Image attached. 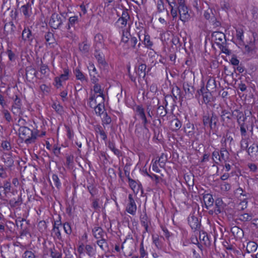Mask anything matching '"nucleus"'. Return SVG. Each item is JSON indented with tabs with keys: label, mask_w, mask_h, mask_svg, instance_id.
I'll return each mask as SVG.
<instances>
[{
	"label": "nucleus",
	"mask_w": 258,
	"mask_h": 258,
	"mask_svg": "<svg viewBox=\"0 0 258 258\" xmlns=\"http://www.w3.org/2000/svg\"><path fill=\"white\" fill-rule=\"evenodd\" d=\"M19 134L20 138L27 145L34 143L37 136L36 132L26 126H21L19 129Z\"/></svg>",
	"instance_id": "obj_1"
},
{
	"label": "nucleus",
	"mask_w": 258,
	"mask_h": 258,
	"mask_svg": "<svg viewBox=\"0 0 258 258\" xmlns=\"http://www.w3.org/2000/svg\"><path fill=\"white\" fill-rule=\"evenodd\" d=\"M218 120V116L214 112H212L211 114H205L203 116V125L211 130H215L217 127Z\"/></svg>",
	"instance_id": "obj_2"
},
{
	"label": "nucleus",
	"mask_w": 258,
	"mask_h": 258,
	"mask_svg": "<svg viewBox=\"0 0 258 258\" xmlns=\"http://www.w3.org/2000/svg\"><path fill=\"white\" fill-rule=\"evenodd\" d=\"M65 20L66 18L62 15L54 13L51 15L49 25L54 29H58Z\"/></svg>",
	"instance_id": "obj_3"
},
{
	"label": "nucleus",
	"mask_w": 258,
	"mask_h": 258,
	"mask_svg": "<svg viewBox=\"0 0 258 258\" xmlns=\"http://www.w3.org/2000/svg\"><path fill=\"white\" fill-rule=\"evenodd\" d=\"M234 112L231 113L226 109H222L220 114L221 121L224 126H229L233 122L232 117L234 116Z\"/></svg>",
	"instance_id": "obj_4"
},
{
	"label": "nucleus",
	"mask_w": 258,
	"mask_h": 258,
	"mask_svg": "<svg viewBox=\"0 0 258 258\" xmlns=\"http://www.w3.org/2000/svg\"><path fill=\"white\" fill-rule=\"evenodd\" d=\"M183 89L185 92V95L188 98L193 97V94L195 93V89L191 83L187 81H184L183 83Z\"/></svg>",
	"instance_id": "obj_5"
},
{
	"label": "nucleus",
	"mask_w": 258,
	"mask_h": 258,
	"mask_svg": "<svg viewBox=\"0 0 258 258\" xmlns=\"http://www.w3.org/2000/svg\"><path fill=\"white\" fill-rule=\"evenodd\" d=\"M16 27L12 21L6 23L4 26V30L6 35H9L12 38L15 36Z\"/></svg>",
	"instance_id": "obj_6"
},
{
	"label": "nucleus",
	"mask_w": 258,
	"mask_h": 258,
	"mask_svg": "<svg viewBox=\"0 0 258 258\" xmlns=\"http://www.w3.org/2000/svg\"><path fill=\"white\" fill-rule=\"evenodd\" d=\"M178 9L180 15V20L184 22L187 21L190 17L187 7L186 6H182L178 7Z\"/></svg>",
	"instance_id": "obj_7"
},
{
	"label": "nucleus",
	"mask_w": 258,
	"mask_h": 258,
	"mask_svg": "<svg viewBox=\"0 0 258 258\" xmlns=\"http://www.w3.org/2000/svg\"><path fill=\"white\" fill-rule=\"evenodd\" d=\"M128 200L129 203L127 206L126 210L128 213L134 215L137 210V206L133 198V196L131 194L128 195Z\"/></svg>",
	"instance_id": "obj_8"
},
{
	"label": "nucleus",
	"mask_w": 258,
	"mask_h": 258,
	"mask_svg": "<svg viewBox=\"0 0 258 258\" xmlns=\"http://www.w3.org/2000/svg\"><path fill=\"white\" fill-rule=\"evenodd\" d=\"M212 38L214 39L218 45L224 43V40H226L225 35L219 31L214 32L212 34Z\"/></svg>",
	"instance_id": "obj_9"
},
{
	"label": "nucleus",
	"mask_w": 258,
	"mask_h": 258,
	"mask_svg": "<svg viewBox=\"0 0 258 258\" xmlns=\"http://www.w3.org/2000/svg\"><path fill=\"white\" fill-rule=\"evenodd\" d=\"M197 93L199 95L203 96V100L206 104H208L211 101L212 99L211 92L209 91H206V89L204 87H202L201 89L198 90Z\"/></svg>",
	"instance_id": "obj_10"
},
{
	"label": "nucleus",
	"mask_w": 258,
	"mask_h": 258,
	"mask_svg": "<svg viewBox=\"0 0 258 258\" xmlns=\"http://www.w3.org/2000/svg\"><path fill=\"white\" fill-rule=\"evenodd\" d=\"M248 154L253 159H258V145L255 143L252 144L247 150Z\"/></svg>",
	"instance_id": "obj_11"
},
{
	"label": "nucleus",
	"mask_w": 258,
	"mask_h": 258,
	"mask_svg": "<svg viewBox=\"0 0 258 258\" xmlns=\"http://www.w3.org/2000/svg\"><path fill=\"white\" fill-rule=\"evenodd\" d=\"M188 222L192 229L198 230L200 229L201 224L197 217L192 215L188 217Z\"/></svg>",
	"instance_id": "obj_12"
},
{
	"label": "nucleus",
	"mask_w": 258,
	"mask_h": 258,
	"mask_svg": "<svg viewBox=\"0 0 258 258\" xmlns=\"http://www.w3.org/2000/svg\"><path fill=\"white\" fill-rule=\"evenodd\" d=\"M3 160L8 167H11L14 165V159L12 153H4Z\"/></svg>",
	"instance_id": "obj_13"
},
{
	"label": "nucleus",
	"mask_w": 258,
	"mask_h": 258,
	"mask_svg": "<svg viewBox=\"0 0 258 258\" xmlns=\"http://www.w3.org/2000/svg\"><path fill=\"white\" fill-rule=\"evenodd\" d=\"M22 39L25 41L32 42L33 39L31 31L28 28H25L22 33Z\"/></svg>",
	"instance_id": "obj_14"
},
{
	"label": "nucleus",
	"mask_w": 258,
	"mask_h": 258,
	"mask_svg": "<svg viewBox=\"0 0 258 258\" xmlns=\"http://www.w3.org/2000/svg\"><path fill=\"white\" fill-rule=\"evenodd\" d=\"M92 233L96 239H102L106 235L105 232L100 227H95L92 229Z\"/></svg>",
	"instance_id": "obj_15"
},
{
	"label": "nucleus",
	"mask_w": 258,
	"mask_h": 258,
	"mask_svg": "<svg viewBox=\"0 0 258 258\" xmlns=\"http://www.w3.org/2000/svg\"><path fill=\"white\" fill-rule=\"evenodd\" d=\"M130 18V17L127 11H123L121 17L118 19L117 22L121 25V27H124L126 26L127 22Z\"/></svg>",
	"instance_id": "obj_16"
},
{
	"label": "nucleus",
	"mask_w": 258,
	"mask_h": 258,
	"mask_svg": "<svg viewBox=\"0 0 258 258\" xmlns=\"http://www.w3.org/2000/svg\"><path fill=\"white\" fill-rule=\"evenodd\" d=\"M37 73V71L31 66L26 68V78L29 81L36 76Z\"/></svg>",
	"instance_id": "obj_17"
},
{
	"label": "nucleus",
	"mask_w": 258,
	"mask_h": 258,
	"mask_svg": "<svg viewBox=\"0 0 258 258\" xmlns=\"http://www.w3.org/2000/svg\"><path fill=\"white\" fill-rule=\"evenodd\" d=\"M79 20L77 16L71 17L69 19V22L67 26L68 30H71V28L74 29L78 25Z\"/></svg>",
	"instance_id": "obj_18"
},
{
	"label": "nucleus",
	"mask_w": 258,
	"mask_h": 258,
	"mask_svg": "<svg viewBox=\"0 0 258 258\" xmlns=\"http://www.w3.org/2000/svg\"><path fill=\"white\" fill-rule=\"evenodd\" d=\"M94 40L96 42L95 49L96 51H99L101 47H103V36L102 35L98 34H96L94 37Z\"/></svg>",
	"instance_id": "obj_19"
},
{
	"label": "nucleus",
	"mask_w": 258,
	"mask_h": 258,
	"mask_svg": "<svg viewBox=\"0 0 258 258\" xmlns=\"http://www.w3.org/2000/svg\"><path fill=\"white\" fill-rule=\"evenodd\" d=\"M9 203L12 208H15L20 206L22 204L21 195H18L17 198H14L11 199L9 201Z\"/></svg>",
	"instance_id": "obj_20"
},
{
	"label": "nucleus",
	"mask_w": 258,
	"mask_h": 258,
	"mask_svg": "<svg viewBox=\"0 0 258 258\" xmlns=\"http://www.w3.org/2000/svg\"><path fill=\"white\" fill-rule=\"evenodd\" d=\"M147 66L145 63H141L138 66V72L136 71V74L138 75L139 78L142 77L143 78H145L146 73Z\"/></svg>",
	"instance_id": "obj_21"
},
{
	"label": "nucleus",
	"mask_w": 258,
	"mask_h": 258,
	"mask_svg": "<svg viewBox=\"0 0 258 258\" xmlns=\"http://www.w3.org/2000/svg\"><path fill=\"white\" fill-rule=\"evenodd\" d=\"M20 11L26 17H29L31 12V5L29 3H27L21 7Z\"/></svg>",
	"instance_id": "obj_22"
},
{
	"label": "nucleus",
	"mask_w": 258,
	"mask_h": 258,
	"mask_svg": "<svg viewBox=\"0 0 258 258\" xmlns=\"http://www.w3.org/2000/svg\"><path fill=\"white\" fill-rule=\"evenodd\" d=\"M203 199L205 204L206 208L208 209L209 207L213 206L214 199L212 195L209 194H206L203 196Z\"/></svg>",
	"instance_id": "obj_23"
},
{
	"label": "nucleus",
	"mask_w": 258,
	"mask_h": 258,
	"mask_svg": "<svg viewBox=\"0 0 258 258\" xmlns=\"http://www.w3.org/2000/svg\"><path fill=\"white\" fill-rule=\"evenodd\" d=\"M233 235L237 238H240L243 236V231L237 226H234L231 228Z\"/></svg>",
	"instance_id": "obj_24"
},
{
	"label": "nucleus",
	"mask_w": 258,
	"mask_h": 258,
	"mask_svg": "<svg viewBox=\"0 0 258 258\" xmlns=\"http://www.w3.org/2000/svg\"><path fill=\"white\" fill-rule=\"evenodd\" d=\"M217 87L216 81L214 79H210L208 80L206 85V90L209 92H213Z\"/></svg>",
	"instance_id": "obj_25"
},
{
	"label": "nucleus",
	"mask_w": 258,
	"mask_h": 258,
	"mask_svg": "<svg viewBox=\"0 0 258 258\" xmlns=\"http://www.w3.org/2000/svg\"><path fill=\"white\" fill-rule=\"evenodd\" d=\"M44 38L46 42L49 45L53 44L56 43L54 34L50 32H47L44 35Z\"/></svg>",
	"instance_id": "obj_26"
},
{
	"label": "nucleus",
	"mask_w": 258,
	"mask_h": 258,
	"mask_svg": "<svg viewBox=\"0 0 258 258\" xmlns=\"http://www.w3.org/2000/svg\"><path fill=\"white\" fill-rule=\"evenodd\" d=\"M141 222L145 229L146 232L148 231V223L150 222V220L146 214L142 215L140 217Z\"/></svg>",
	"instance_id": "obj_27"
},
{
	"label": "nucleus",
	"mask_w": 258,
	"mask_h": 258,
	"mask_svg": "<svg viewBox=\"0 0 258 258\" xmlns=\"http://www.w3.org/2000/svg\"><path fill=\"white\" fill-rule=\"evenodd\" d=\"M172 94L173 97V99H177V97H178L179 99H182V97L181 95V90L179 87L177 86L173 87L172 89Z\"/></svg>",
	"instance_id": "obj_28"
},
{
	"label": "nucleus",
	"mask_w": 258,
	"mask_h": 258,
	"mask_svg": "<svg viewBox=\"0 0 258 258\" xmlns=\"http://www.w3.org/2000/svg\"><path fill=\"white\" fill-rule=\"evenodd\" d=\"M181 121L177 118H174L171 121V126L173 131H176L181 127Z\"/></svg>",
	"instance_id": "obj_29"
},
{
	"label": "nucleus",
	"mask_w": 258,
	"mask_h": 258,
	"mask_svg": "<svg viewBox=\"0 0 258 258\" xmlns=\"http://www.w3.org/2000/svg\"><path fill=\"white\" fill-rule=\"evenodd\" d=\"M257 245L253 241H249L246 247V250L248 253H250L253 251H255L257 249Z\"/></svg>",
	"instance_id": "obj_30"
},
{
	"label": "nucleus",
	"mask_w": 258,
	"mask_h": 258,
	"mask_svg": "<svg viewBox=\"0 0 258 258\" xmlns=\"http://www.w3.org/2000/svg\"><path fill=\"white\" fill-rule=\"evenodd\" d=\"M167 111L163 105H160L157 109L156 115L163 117L166 115Z\"/></svg>",
	"instance_id": "obj_31"
},
{
	"label": "nucleus",
	"mask_w": 258,
	"mask_h": 258,
	"mask_svg": "<svg viewBox=\"0 0 258 258\" xmlns=\"http://www.w3.org/2000/svg\"><path fill=\"white\" fill-rule=\"evenodd\" d=\"M223 202L222 200L218 199L215 201V207L214 208V213L216 214H218L222 212V205Z\"/></svg>",
	"instance_id": "obj_32"
},
{
	"label": "nucleus",
	"mask_w": 258,
	"mask_h": 258,
	"mask_svg": "<svg viewBox=\"0 0 258 258\" xmlns=\"http://www.w3.org/2000/svg\"><path fill=\"white\" fill-rule=\"evenodd\" d=\"M235 112L237 113V114H234V115L236 116L238 123L239 124L243 123L245 119H246V117L244 116L243 113L237 110H235Z\"/></svg>",
	"instance_id": "obj_33"
},
{
	"label": "nucleus",
	"mask_w": 258,
	"mask_h": 258,
	"mask_svg": "<svg viewBox=\"0 0 258 258\" xmlns=\"http://www.w3.org/2000/svg\"><path fill=\"white\" fill-rule=\"evenodd\" d=\"M239 220L242 222H249L252 220V214H249L248 213H244L243 214H241L239 216Z\"/></svg>",
	"instance_id": "obj_34"
},
{
	"label": "nucleus",
	"mask_w": 258,
	"mask_h": 258,
	"mask_svg": "<svg viewBox=\"0 0 258 258\" xmlns=\"http://www.w3.org/2000/svg\"><path fill=\"white\" fill-rule=\"evenodd\" d=\"M74 74L75 76L78 80H80L81 81H86L87 79L82 72L78 68H76L74 71Z\"/></svg>",
	"instance_id": "obj_35"
},
{
	"label": "nucleus",
	"mask_w": 258,
	"mask_h": 258,
	"mask_svg": "<svg viewBox=\"0 0 258 258\" xmlns=\"http://www.w3.org/2000/svg\"><path fill=\"white\" fill-rule=\"evenodd\" d=\"M95 131L96 133H99L101 136L102 139L104 141H106L107 139V135L104 131L102 127L100 125H97L95 126Z\"/></svg>",
	"instance_id": "obj_36"
},
{
	"label": "nucleus",
	"mask_w": 258,
	"mask_h": 258,
	"mask_svg": "<svg viewBox=\"0 0 258 258\" xmlns=\"http://www.w3.org/2000/svg\"><path fill=\"white\" fill-rule=\"evenodd\" d=\"M131 35L127 30H122L121 41L124 43L129 42Z\"/></svg>",
	"instance_id": "obj_37"
},
{
	"label": "nucleus",
	"mask_w": 258,
	"mask_h": 258,
	"mask_svg": "<svg viewBox=\"0 0 258 258\" xmlns=\"http://www.w3.org/2000/svg\"><path fill=\"white\" fill-rule=\"evenodd\" d=\"M52 231V233L54 234V236H56L58 239L60 240L61 239V235L59 229V227L56 226V222H54Z\"/></svg>",
	"instance_id": "obj_38"
},
{
	"label": "nucleus",
	"mask_w": 258,
	"mask_h": 258,
	"mask_svg": "<svg viewBox=\"0 0 258 258\" xmlns=\"http://www.w3.org/2000/svg\"><path fill=\"white\" fill-rule=\"evenodd\" d=\"M108 148L114 153L115 155L119 157L121 156V153L118 149L115 148L114 143L109 142Z\"/></svg>",
	"instance_id": "obj_39"
},
{
	"label": "nucleus",
	"mask_w": 258,
	"mask_h": 258,
	"mask_svg": "<svg viewBox=\"0 0 258 258\" xmlns=\"http://www.w3.org/2000/svg\"><path fill=\"white\" fill-rule=\"evenodd\" d=\"M21 105V99L18 98L17 96H16V98L14 100V104L13 106H14V109L15 110H17V113H19L20 112Z\"/></svg>",
	"instance_id": "obj_40"
},
{
	"label": "nucleus",
	"mask_w": 258,
	"mask_h": 258,
	"mask_svg": "<svg viewBox=\"0 0 258 258\" xmlns=\"http://www.w3.org/2000/svg\"><path fill=\"white\" fill-rule=\"evenodd\" d=\"M138 42V39L136 37H131L129 43L131 46L134 49H138L141 45V43L139 42L137 46L136 44Z\"/></svg>",
	"instance_id": "obj_41"
},
{
	"label": "nucleus",
	"mask_w": 258,
	"mask_h": 258,
	"mask_svg": "<svg viewBox=\"0 0 258 258\" xmlns=\"http://www.w3.org/2000/svg\"><path fill=\"white\" fill-rule=\"evenodd\" d=\"M218 46L222 52L228 55L230 54V51L226 47V40H224V43L218 45Z\"/></svg>",
	"instance_id": "obj_42"
},
{
	"label": "nucleus",
	"mask_w": 258,
	"mask_h": 258,
	"mask_svg": "<svg viewBox=\"0 0 258 258\" xmlns=\"http://www.w3.org/2000/svg\"><path fill=\"white\" fill-rule=\"evenodd\" d=\"M79 49L82 53H86L89 51V45L87 43L83 42L79 44Z\"/></svg>",
	"instance_id": "obj_43"
},
{
	"label": "nucleus",
	"mask_w": 258,
	"mask_h": 258,
	"mask_svg": "<svg viewBox=\"0 0 258 258\" xmlns=\"http://www.w3.org/2000/svg\"><path fill=\"white\" fill-rule=\"evenodd\" d=\"M52 180L53 184L57 189H59L61 186V182L59 178L56 174H53L52 176Z\"/></svg>",
	"instance_id": "obj_44"
},
{
	"label": "nucleus",
	"mask_w": 258,
	"mask_h": 258,
	"mask_svg": "<svg viewBox=\"0 0 258 258\" xmlns=\"http://www.w3.org/2000/svg\"><path fill=\"white\" fill-rule=\"evenodd\" d=\"M3 188L5 191V194L6 195L7 193L9 192L11 190V183L9 181H5L4 183L3 186H1L0 188Z\"/></svg>",
	"instance_id": "obj_45"
},
{
	"label": "nucleus",
	"mask_w": 258,
	"mask_h": 258,
	"mask_svg": "<svg viewBox=\"0 0 258 258\" xmlns=\"http://www.w3.org/2000/svg\"><path fill=\"white\" fill-rule=\"evenodd\" d=\"M144 43L146 47L150 48L153 45V42L150 40V37L149 35H145Z\"/></svg>",
	"instance_id": "obj_46"
},
{
	"label": "nucleus",
	"mask_w": 258,
	"mask_h": 258,
	"mask_svg": "<svg viewBox=\"0 0 258 258\" xmlns=\"http://www.w3.org/2000/svg\"><path fill=\"white\" fill-rule=\"evenodd\" d=\"M166 160L167 159L166 156L163 153H162L159 157V159L157 161V162L159 163V166L161 167H163L165 165Z\"/></svg>",
	"instance_id": "obj_47"
},
{
	"label": "nucleus",
	"mask_w": 258,
	"mask_h": 258,
	"mask_svg": "<svg viewBox=\"0 0 258 258\" xmlns=\"http://www.w3.org/2000/svg\"><path fill=\"white\" fill-rule=\"evenodd\" d=\"M97 243L102 250H105V248H106L107 246V242L104 237H103L102 239H100L99 240H97Z\"/></svg>",
	"instance_id": "obj_48"
},
{
	"label": "nucleus",
	"mask_w": 258,
	"mask_h": 258,
	"mask_svg": "<svg viewBox=\"0 0 258 258\" xmlns=\"http://www.w3.org/2000/svg\"><path fill=\"white\" fill-rule=\"evenodd\" d=\"M153 238V243L155 244V246L158 248V249L161 248L162 247V244L161 243L160 240L158 237V236H152Z\"/></svg>",
	"instance_id": "obj_49"
},
{
	"label": "nucleus",
	"mask_w": 258,
	"mask_h": 258,
	"mask_svg": "<svg viewBox=\"0 0 258 258\" xmlns=\"http://www.w3.org/2000/svg\"><path fill=\"white\" fill-rule=\"evenodd\" d=\"M52 107L58 114H61L63 111L62 106L59 104L54 103Z\"/></svg>",
	"instance_id": "obj_50"
},
{
	"label": "nucleus",
	"mask_w": 258,
	"mask_h": 258,
	"mask_svg": "<svg viewBox=\"0 0 258 258\" xmlns=\"http://www.w3.org/2000/svg\"><path fill=\"white\" fill-rule=\"evenodd\" d=\"M94 91L96 93H99V95L98 96H101L103 98H104V95L103 94L102 91L101 89V86L98 84H96L94 86Z\"/></svg>",
	"instance_id": "obj_51"
},
{
	"label": "nucleus",
	"mask_w": 258,
	"mask_h": 258,
	"mask_svg": "<svg viewBox=\"0 0 258 258\" xmlns=\"http://www.w3.org/2000/svg\"><path fill=\"white\" fill-rule=\"evenodd\" d=\"M228 155L229 153L228 151L225 149H223L221 150L219 160H221V159H222V160H226V159L228 158Z\"/></svg>",
	"instance_id": "obj_52"
},
{
	"label": "nucleus",
	"mask_w": 258,
	"mask_h": 258,
	"mask_svg": "<svg viewBox=\"0 0 258 258\" xmlns=\"http://www.w3.org/2000/svg\"><path fill=\"white\" fill-rule=\"evenodd\" d=\"M248 143L247 140L246 139H242L240 142V148L242 150H247Z\"/></svg>",
	"instance_id": "obj_53"
},
{
	"label": "nucleus",
	"mask_w": 258,
	"mask_h": 258,
	"mask_svg": "<svg viewBox=\"0 0 258 258\" xmlns=\"http://www.w3.org/2000/svg\"><path fill=\"white\" fill-rule=\"evenodd\" d=\"M69 70L68 69H64L63 74H61L59 78L61 81H66L69 79Z\"/></svg>",
	"instance_id": "obj_54"
},
{
	"label": "nucleus",
	"mask_w": 258,
	"mask_h": 258,
	"mask_svg": "<svg viewBox=\"0 0 258 258\" xmlns=\"http://www.w3.org/2000/svg\"><path fill=\"white\" fill-rule=\"evenodd\" d=\"M104 107L100 104H98L97 106L94 107V110L97 114L100 115L103 112Z\"/></svg>",
	"instance_id": "obj_55"
},
{
	"label": "nucleus",
	"mask_w": 258,
	"mask_h": 258,
	"mask_svg": "<svg viewBox=\"0 0 258 258\" xmlns=\"http://www.w3.org/2000/svg\"><path fill=\"white\" fill-rule=\"evenodd\" d=\"M99 199H94L92 203V207L95 211L98 212L100 210V207L99 205Z\"/></svg>",
	"instance_id": "obj_56"
},
{
	"label": "nucleus",
	"mask_w": 258,
	"mask_h": 258,
	"mask_svg": "<svg viewBox=\"0 0 258 258\" xmlns=\"http://www.w3.org/2000/svg\"><path fill=\"white\" fill-rule=\"evenodd\" d=\"M63 227L65 232L68 234H71L72 233V229L70 223H65L63 224Z\"/></svg>",
	"instance_id": "obj_57"
},
{
	"label": "nucleus",
	"mask_w": 258,
	"mask_h": 258,
	"mask_svg": "<svg viewBox=\"0 0 258 258\" xmlns=\"http://www.w3.org/2000/svg\"><path fill=\"white\" fill-rule=\"evenodd\" d=\"M157 9L159 13L162 12L164 10V6L162 0L157 1Z\"/></svg>",
	"instance_id": "obj_58"
},
{
	"label": "nucleus",
	"mask_w": 258,
	"mask_h": 258,
	"mask_svg": "<svg viewBox=\"0 0 258 258\" xmlns=\"http://www.w3.org/2000/svg\"><path fill=\"white\" fill-rule=\"evenodd\" d=\"M243 31L241 28H238L236 29V37L237 39L242 41Z\"/></svg>",
	"instance_id": "obj_59"
},
{
	"label": "nucleus",
	"mask_w": 258,
	"mask_h": 258,
	"mask_svg": "<svg viewBox=\"0 0 258 258\" xmlns=\"http://www.w3.org/2000/svg\"><path fill=\"white\" fill-rule=\"evenodd\" d=\"M95 57L99 63L102 64H104L105 63V61L104 56L101 55L100 54H96L95 55Z\"/></svg>",
	"instance_id": "obj_60"
},
{
	"label": "nucleus",
	"mask_w": 258,
	"mask_h": 258,
	"mask_svg": "<svg viewBox=\"0 0 258 258\" xmlns=\"http://www.w3.org/2000/svg\"><path fill=\"white\" fill-rule=\"evenodd\" d=\"M136 111L139 116H141L145 114L144 109L143 108L142 106L141 105H138L137 106Z\"/></svg>",
	"instance_id": "obj_61"
},
{
	"label": "nucleus",
	"mask_w": 258,
	"mask_h": 258,
	"mask_svg": "<svg viewBox=\"0 0 258 258\" xmlns=\"http://www.w3.org/2000/svg\"><path fill=\"white\" fill-rule=\"evenodd\" d=\"M24 255V258H35V255L34 253L32 251H29V250H26V251H25Z\"/></svg>",
	"instance_id": "obj_62"
},
{
	"label": "nucleus",
	"mask_w": 258,
	"mask_h": 258,
	"mask_svg": "<svg viewBox=\"0 0 258 258\" xmlns=\"http://www.w3.org/2000/svg\"><path fill=\"white\" fill-rule=\"evenodd\" d=\"M251 13L253 19L255 20L258 18V9L257 8L253 7L251 10Z\"/></svg>",
	"instance_id": "obj_63"
},
{
	"label": "nucleus",
	"mask_w": 258,
	"mask_h": 258,
	"mask_svg": "<svg viewBox=\"0 0 258 258\" xmlns=\"http://www.w3.org/2000/svg\"><path fill=\"white\" fill-rule=\"evenodd\" d=\"M50 256L52 258H61V253L59 252H54L51 249Z\"/></svg>",
	"instance_id": "obj_64"
}]
</instances>
